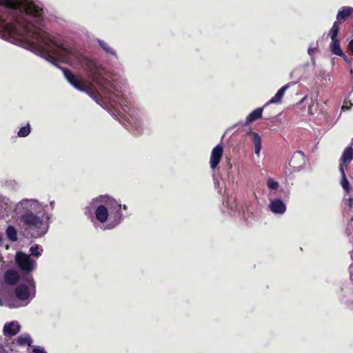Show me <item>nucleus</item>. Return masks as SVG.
Segmentation results:
<instances>
[{
    "instance_id": "1",
    "label": "nucleus",
    "mask_w": 353,
    "mask_h": 353,
    "mask_svg": "<svg viewBox=\"0 0 353 353\" xmlns=\"http://www.w3.org/2000/svg\"><path fill=\"white\" fill-rule=\"evenodd\" d=\"M45 26L43 10L32 0H0V37L55 65V37Z\"/></svg>"
},
{
    "instance_id": "2",
    "label": "nucleus",
    "mask_w": 353,
    "mask_h": 353,
    "mask_svg": "<svg viewBox=\"0 0 353 353\" xmlns=\"http://www.w3.org/2000/svg\"><path fill=\"white\" fill-rule=\"evenodd\" d=\"M127 205H121L114 198L108 195H100L94 198L85 208L86 215H92L91 221L95 227L103 230H112L123 221L124 215L122 210H126Z\"/></svg>"
},
{
    "instance_id": "3",
    "label": "nucleus",
    "mask_w": 353,
    "mask_h": 353,
    "mask_svg": "<svg viewBox=\"0 0 353 353\" xmlns=\"http://www.w3.org/2000/svg\"><path fill=\"white\" fill-rule=\"evenodd\" d=\"M47 205L37 199H23L17 203L14 212L31 236L39 238L49 229L50 214L47 212Z\"/></svg>"
},
{
    "instance_id": "4",
    "label": "nucleus",
    "mask_w": 353,
    "mask_h": 353,
    "mask_svg": "<svg viewBox=\"0 0 353 353\" xmlns=\"http://www.w3.org/2000/svg\"><path fill=\"white\" fill-rule=\"evenodd\" d=\"M22 280L25 283L18 285L14 290L16 299L6 300V306L9 308L27 306L36 296V283L32 276L26 275Z\"/></svg>"
},
{
    "instance_id": "5",
    "label": "nucleus",
    "mask_w": 353,
    "mask_h": 353,
    "mask_svg": "<svg viewBox=\"0 0 353 353\" xmlns=\"http://www.w3.org/2000/svg\"><path fill=\"white\" fill-rule=\"evenodd\" d=\"M15 261L18 268L27 275L34 270L37 263L34 260L22 252H17L15 255Z\"/></svg>"
},
{
    "instance_id": "6",
    "label": "nucleus",
    "mask_w": 353,
    "mask_h": 353,
    "mask_svg": "<svg viewBox=\"0 0 353 353\" xmlns=\"http://www.w3.org/2000/svg\"><path fill=\"white\" fill-rule=\"evenodd\" d=\"M268 208L275 214H283L286 211V205L280 199H270Z\"/></svg>"
},
{
    "instance_id": "7",
    "label": "nucleus",
    "mask_w": 353,
    "mask_h": 353,
    "mask_svg": "<svg viewBox=\"0 0 353 353\" xmlns=\"http://www.w3.org/2000/svg\"><path fill=\"white\" fill-rule=\"evenodd\" d=\"M223 149L221 145L214 147L211 152L210 165L212 170H214L220 163L223 156Z\"/></svg>"
},
{
    "instance_id": "8",
    "label": "nucleus",
    "mask_w": 353,
    "mask_h": 353,
    "mask_svg": "<svg viewBox=\"0 0 353 353\" xmlns=\"http://www.w3.org/2000/svg\"><path fill=\"white\" fill-rule=\"evenodd\" d=\"M21 330V325L17 321H12L4 325L3 333L4 336L9 337L15 336Z\"/></svg>"
},
{
    "instance_id": "9",
    "label": "nucleus",
    "mask_w": 353,
    "mask_h": 353,
    "mask_svg": "<svg viewBox=\"0 0 353 353\" xmlns=\"http://www.w3.org/2000/svg\"><path fill=\"white\" fill-rule=\"evenodd\" d=\"M289 164L294 168H299L302 167L305 164V154L302 151L295 152L292 159H290Z\"/></svg>"
},
{
    "instance_id": "10",
    "label": "nucleus",
    "mask_w": 353,
    "mask_h": 353,
    "mask_svg": "<svg viewBox=\"0 0 353 353\" xmlns=\"http://www.w3.org/2000/svg\"><path fill=\"white\" fill-rule=\"evenodd\" d=\"M97 42L107 56L116 59H118L117 51L108 42L100 39H97Z\"/></svg>"
},
{
    "instance_id": "11",
    "label": "nucleus",
    "mask_w": 353,
    "mask_h": 353,
    "mask_svg": "<svg viewBox=\"0 0 353 353\" xmlns=\"http://www.w3.org/2000/svg\"><path fill=\"white\" fill-rule=\"evenodd\" d=\"M263 108H259L253 110L246 117L245 122L239 123L240 126L245 127L249 125L250 123L260 119L262 117Z\"/></svg>"
},
{
    "instance_id": "12",
    "label": "nucleus",
    "mask_w": 353,
    "mask_h": 353,
    "mask_svg": "<svg viewBox=\"0 0 353 353\" xmlns=\"http://www.w3.org/2000/svg\"><path fill=\"white\" fill-rule=\"evenodd\" d=\"M248 134L251 137L254 146V152L257 156L260 155L261 149V138L260 135L252 130H249Z\"/></svg>"
},
{
    "instance_id": "13",
    "label": "nucleus",
    "mask_w": 353,
    "mask_h": 353,
    "mask_svg": "<svg viewBox=\"0 0 353 353\" xmlns=\"http://www.w3.org/2000/svg\"><path fill=\"white\" fill-rule=\"evenodd\" d=\"M3 278L6 284L13 285L18 282L19 275L16 270H9L5 272Z\"/></svg>"
},
{
    "instance_id": "14",
    "label": "nucleus",
    "mask_w": 353,
    "mask_h": 353,
    "mask_svg": "<svg viewBox=\"0 0 353 353\" xmlns=\"http://www.w3.org/2000/svg\"><path fill=\"white\" fill-rule=\"evenodd\" d=\"M32 343H33V340H32V337L30 336V335L29 334H27V333H23V334H21L20 336H19L16 339V343L19 346H21V347H23L26 345L31 346Z\"/></svg>"
},
{
    "instance_id": "15",
    "label": "nucleus",
    "mask_w": 353,
    "mask_h": 353,
    "mask_svg": "<svg viewBox=\"0 0 353 353\" xmlns=\"http://www.w3.org/2000/svg\"><path fill=\"white\" fill-rule=\"evenodd\" d=\"M353 8L351 7H343L339 10L336 15V19L339 22L345 21L352 13Z\"/></svg>"
},
{
    "instance_id": "16",
    "label": "nucleus",
    "mask_w": 353,
    "mask_h": 353,
    "mask_svg": "<svg viewBox=\"0 0 353 353\" xmlns=\"http://www.w3.org/2000/svg\"><path fill=\"white\" fill-rule=\"evenodd\" d=\"M290 87V85L289 84H287V85H285L284 86H283L282 88H281L276 93V94L274 95V97H273L268 103H267V105L268 104H270V103H279L281 102L285 91L289 88Z\"/></svg>"
},
{
    "instance_id": "17",
    "label": "nucleus",
    "mask_w": 353,
    "mask_h": 353,
    "mask_svg": "<svg viewBox=\"0 0 353 353\" xmlns=\"http://www.w3.org/2000/svg\"><path fill=\"white\" fill-rule=\"evenodd\" d=\"M353 160V148L351 146L347 147L342 154L341 158V161H342V164L349 163L351 161Z\"/></svg>"
},
{
    "instance_id": "18",
    "label": "nucleus",
    "mask_w": 353,
    "mask_h": 353,
    "mask_svg": "<svg viewBox=\"0 0 353 353\" xmlns=\"http://www.w3.org/2000/svg\"><path fill=\"white\" fill-rule=\"evenodd\" d=\"M339 170L341 174V185L346 192H349L350 191V184L345 174L344 165L342 163H340Z\"/></svg>"
},
{
    "instance_id": "19",
    "label": "nucleus",
    "mask_w": 353,
    "mask_h": 353,
    "mask_svg": "<svg viewBox=\"0 0 353 353\" xmlns=\"http://www.w3.org/2000/svg\"><path fill=\"white\" fill-rule=\"evenodd\" d=\"M330 50L335 55L343 56V52L340 48L339 41L338 40V39L332 40V42L330 43Z\"/></svg>"
},
{
    "instance_id": "20",
    "label": "nucleus",
    "mask_w": 353,
    "mask_h": 353,
    "mask_svg": "<svg viewBox=\"0 0 353 353\" xmlns=\"http://www.w3.org/2000/svg\"><path fill=\"white\" fill-rule=\"evenodd\" d=\"M6 235L8 239L11 241H16L17 240V232L14 226L9 225L7 228Z\"/></svg>"
},
{
    "instance_id": "21",
    "label": "nucleus",
    "mask_w": 353,
    "mask_h": 353,
    "mask_svg": "<svg viewBox=\"0 0 353 353\" xmlns=\"http://www.w3.org/2000/svg\"><path fill=\"white\" fill-rule=\"evenodd\" d=\"M339 30V22L338 21H336L333 23V26L331 28L330 32H329L331 40L337 39Z\"/></svg>"
},
{
    "instance_id": "22",
    "label": "nucleus",
    "mask_w": 353,
    "mask_h": 353,
    "mask_svg": "<svg viewBox=\"0 0 353 353\" xmlns=\"http://www.w3.org/2000/svg\"><path fill=\"white\" fill-rule=\"evenodd\" d=\"M31 132V128L29 123H28L26 125L20 128V130L18 131V136L19 137H26L30 134Z\"/></svg>"
},
{
    "instance_id": "23",
    "label": "nucleus",
    "mask_w": 353,
    "mask_h": 353,
    "mask_svg": "<svg viewBox=\"0 0 353 353\" xmlns=\"http://www.w3.org/2000/svg\"><path fill=\"white\" fill-rule=\"evenodd\" d=\"M267 187L271 192L276 191L279 188V184L273 178L270 177L267 180Z\"/></svg>"
},
{
    "instance_id": "24",
    "label": "nucleus",
    "mask_w": 353,
    "mask_h": 353,
    "mask_svg": "<svg viewBox=\"0 0 353 353\" xmlns=\"http://www.w3.org/2000/svg\"><path fill=\"white\" fill-rule=\"evenodd\" d=\"M30 252L31 256L39 257L41 255L43 248L39 245H34L30 248Z\"/></svg>"
},
{
    "instance_id": "25",
    "label": "nucleus",
    "mask_w": 353,
    "mask_h": 353,
    "mask_svg": "<svg viewBox=\"0 0 353 353\" xmlns=\"http://www.w3.org/2000/svg\"><path fill=\"white\" fill-rule=\"evenodd\" d=\"M10 203V199L4 196L1 194H0V209L6 210L7 209V207Z\"/></svg>"
},
{
    "instance_id": "26",
    "label": "nucleus",
    "mask_w": 353,
    "mask_h": 353,
    "mask_svg": "<svg viewBox=\"0 0 353 353\" xmlns=\"http://www.w3.org/2000/svg\"><path fill=\"white\" fill-rule=\"evenodd\" d=\"M32 353H47L45 349L41 346H34L32 350Z\"/></svg>"
},
{
    "instance_id": "27",
    "label": "nucleus",
    "mask_w": 353,
    "mask_h": 353,
    "mask_svg": "<svg viewBox=\"0 0 353 353\" xmlns=\"http://www.w3.org/2000/svg\"><path fill=\"white\" fill-rule=\"evenodd\" d=\"M353 104L350 101L345 100L344 101V104L343 105L341 110H348L352 107Z\"/></svg>"
},
{
    "instance_id": "28",
    "label": "nucleus",
    "mask_w": 353,
    "mask_h": 353,
    "mask_svg": "<svg viewBox=\"0 0 353 353\" xmlns=\"http://www.w3.org/2000/svg\"><path fill=\"white\" fill-rule=\"evenodd\" d=\"M0 353H7L3 345V340L0 339Z\"/></svg>"
},
{
    "instance_id": "29",
    "label": "nucleus",
    "mask_w": 353,
    "mask_h": 353,
    "mask_svg": "<svg viewBox=\"0 0 353 353\" xmlns=\"http://www.w3.org/2000/svg\"><path fill=\"white\" fill-rule=\"evenodd\" d=\"M348 49L353 54V39H352L348 43Z\"/></svg>"
},
{
    "instance_id": "30",
    "label": "nucleus",
    "mask_w": 353,
    "mask_h": 353,
    "mask_svg": "<svg viewBox=\"0 0 353 353\" xmlns=\"http://www.w3.org/2000/svg\"><path fill=\"white\" fill-rule=\"evenodd\" d=\"M341 57H343L344 61L347 62V63L350 64V60L343 54V56H340Z\"/></svg>"
},
{
    "instance_id": "31",
    "label": "nucleus",
    "mask_w": 353,
    "mask_h": 353,
    "mask_svg": "<svg viewBox=\"0 0 353 353\" xmlns=\"http://www.w3.org/2000/svg\"><path fill=\"white\" fill-rule=\"evenodd\" d=\"M314 50H315V48H309L307 52L310 55H312L314 53Z\"/></svg>"
},
{
    "instance_id": "32",
    "label": "nucleus",
    "mask_w": 353,
    "mask_h": 353,
    "mask_svg": "<svg viewBox=\"0 0 353 353\" xmlns=\"http://www.w3.org/2000/svg\"><path fill=\"white\" fill-rule=\"evenodd\" d=\"M347 201H348V203H349V206H350V208H352V205H353V199H352V198H349V199H347Z\"/></svg>"
},
{
    "instance_id": "33",
    "label": "nucleus",
    "mask_w": 353,
    "mask_h": 353,
    "mask_svg": "<svg viewBox=\"0 0 353 353\" xmlns=\"http://www.w3.org/2000/svg\"><path fill=\"white\" fill-rule=\"evenodd\" d=\"M6 305V301H3L2 299L0 298V306Z\"/></svg>"
},
{
    "instance_id": "34",
    "label": "nucleus",
    "mask_w": 353,
    "mask_h": 353,
    "mask_svg": "<svg viewBox=\"0 0 353 353\" xmlns=\"http://www.w3.org/2000/svg\"><path fill=\"white\" fill-rule=\"evenodd\" d=\"M307 99V96L304 97L301 101H300V103H302L305 99Z\"/></svg>"
},
{
    "instance_id": "35",
    "label": "nucleus",
    "mask_w": 353,
    "mask_h": 353,
    "mask_svg": "<svg viewBox=\"0 0 353 353\" xmlns=\"http://www.w3.org/2000/svg\"><path fill=\"white\" fill-rule=\"evenodd\" d=\"M350 74L352 75V79H353V68H351L350 70Z\"/></svg>"
},
{
    "instance_id": "36",
    "label": "nucleus",
    "mask_w": 353,
    "mask_h": 353,
    "mask_svg": "<svg viewBox=\"0 0 353 353\" xmlns=\"http://www.w3.org/2000/svg\"><path fill=\"white\" fill-rule=\"evenodd\" d=\"M2 240V237H1V235L0 234V241H1Z\"/></svg>"
},
{
    "instance_id": "37",
    "label": "nucleus",
    "mask_w": 353,
    "mask_h": 353,
    "mask_svg": "<svg viewBox=\"0 0 353 353\" xmlns=\"http://www.w3.org/2000/svg\"><path fill=\"white\" fill-rule=\"evenodd\" d=\"M310 108H311V105L310 106L309 109H308V112H310Z\"/></svg>"
}]
</instances>
